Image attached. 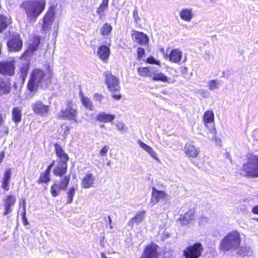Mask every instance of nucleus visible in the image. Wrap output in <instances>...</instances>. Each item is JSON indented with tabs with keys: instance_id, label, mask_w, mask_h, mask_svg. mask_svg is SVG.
<instances>
[{
	"instance_id": "1",
	"label": "nucleus",
	"mask_w": 258,
	"mask_h": 258,
	"mask_svg": "<svg viewBox=\"0 0 258 258\" xmlns=\"http://www.w3.org/2000/svg\"><path fill=\"white\" fill-rule=\"evenodd\" d=\"M20 8L25 12L30 22H34L44 11L45 2L43 0H26L22 3Z\"/></svg>"
},
{
	"instance_id": "2",
	"label": "nucleus",
	"mask_w": 258,
	"mask_h": 258,
	"mask_svg": "<svg viewBox=\"0 0 258 258\" xmlns=\"http://www.w3.org/2000/svg\"><path fill=\"white\" fill-rule=\"evenodd\" d=\"M240 244V235L238 231H234L227 234L220 241V249L223 251H235Z\"/></svg>"
},
{
	"instance_id": "3",
	"label": "nucleus",
	"mask_w": 258,
	"mask_h": 258,
	"mask_svg": "<svg viewBox=\"0 0 258 258\" xmlns=\"http://www.w3.org/2000/svg\"><path fill=\"white\" fill-rule=\"evenodd\" d=\"M240 174L246 177H258V156H251L248 158L240 170Z\"/></svg>"
},
{
	"instance_id": "4",
	"label": "nucleus",
	"mask_w": 258,
	"mask_h": 258,
	"mask_svg": "<svg viewBox=\"0 0 258 258\" xmlns=\"http://www.w3.org/2000/svg\"><path fill=\"white\" fill-rule=\"evenodd\" d=\"M45 79V74L40 69H34L28 83V88L31 92L36 91L39 86H42Z\"/></svg>"
},
{
	"instance_id": "5",
	"label": "nucleus",
	"mask_w": 258,
	"mask_h": 258,
	"mask_svg": "<svg viewBox=\"0 0 258 258\" xmlns=\"http://www.w3.org/2000/svg\"><path fill=\"white\" fill-rule=\"evenodd\" d=\"M203 250L202 244L197 243L187 247L183 251V254L185 258H199Z\"/></svg>"
},
{
	"instance_id": "6",
	"label": "nucleus",
	"mask_w": 258,
	"mask_h": 258,
	"mask_svg": "<svg viewBox=\"0 0 258 258\" xmlns=\"http://www.w3.org/2000/svg\"><path fill=\"white\" fill-rule=\"evenodd\" d=\"M55 12L53 7H50L42 19L41 23L43 31L50 30L55 19Z\"/></svg>"
},
{
	"instance_id": "7",
	"label": "nucleus",
	"mask_w": 258,
	"mask_h": 258,
	"mask_svg": "<svg viewBox=\"0 0 258 258\" xmlns=\"http://www.w3.org/2000/svg\"><path fill=\"white\" fill-rule=\"evenodd\" d=\"M58 115L59 117L64 119L73 120L75 122H78L76 119L77 109L71 106H68L64 110H61Z\"/></svg>"
},
{
	"instance_id": "8",
	"label": "nucleus",
	"mask_w": 258,
	"mask_h": 258,
	"mask_svg": "<svg viewBox=\"0 0 258 258\" xmlns=\"http://www.w3.org/2000/svg\"><path fill=\"white\" fill-rule=\"evenodd\" d=\"M168 196L166 192L163 190H159L153 187L152 189L151 198L150 204L153 206L157 204L160 200H165L167 199Z\"/></svg>"
},
{
	"instance_id": "9",
	"label": "nucleus",
	"mask_w": 258,
	"mask_h": 258,
	"mask_svg": "<svg viewBox=\"0 0 258 258\" xmlns=\"http://www.w3.org/2000/svg\"><path fill=\"white\" fill-rule=\"evenodd\" d=\"M14 61L0 62V74L8 76H13L15 74Z\"/></svg>"
},
{
	"instance_id": "10",
	"label": "nucleus",
	"mask_w": 258,
	"mask_h": 258,
	"mask_svg": "<svg viewBox=\"0 0 258 258\" xmlns=\"http://www.w3.org/2000/svg\"><path fill=\"white\" fill-rule=\"evenodd\" d=\"M32 109L35 113L45 115L48 112L49 106L44 104L41 101L38 100L32 104Z\"/></svg>"
},
{
	"instance_id": "11",
	"label": "nucleus",
	"mask_w": 258,
	"mask_h": 258,
	"mask_svg": "<svg viewBox=\"0 0 258 258\" xmlns=\"http://www.w3.org/2000/svg\"><path fill=\"white\" fill-rule=\"evenodd\" d=\"M105 82L109 89L111 91H117L119 88V81L111 73L106 74Z\"/></svg>"
},
{
	"instance_id": "12",
	"label": "nucleus",
	"mask_w": 258,
	"mask_h": 258,
	"mask_svg": "<svg viewBox=\"0 0 258 258\" xmlns=\"http://www.w3.org/2000/svg\"><path fill=\"white\" fill-rule=\"evenodd\" d=\"M22 44V41L20 39L19 35L16 34L14 38L8 42L7 45L10 51H18L21 50Z\"/></svg>"
},
{
	"instance_id": "13",
	"label": "nucleus",
	"mask_w": 258,
	"mask_h": 258,
	"mask_svg": "<svg viewBox=\"0 0 258 258\" xmlns=\"http://www.w3.org/2000/svg\"><path fill=\"white\" fill-rule=\"evenodd\" d=\"M16 201L15 197L13 195L6 196L4 200V216H6L12 212V207L15 205Z\"/></svg>"
},
{
	"instance_id": "14",
	"label": "nucleus",
	"mask_w": 258,
	"mask_h": 258,
	"mask_svg": "<svg viewBox=\"0 0 258 258\" xmlns=\"http://www.w3.org/2000/svg\"><path fill=\"white\" fill-rule=\"evenodd\" d=\"M39 43V37L37 36H34L33 39L29 42L28 50L24 52L22 56V58H25L26 56H30L31 53L37 49Z\"/></svg>"
},
{
	"instance_id": "15",
	"label": "nucleus",
	"mask_w": 258,
	"mask_h": 258,
	"mask_svg": "<svg viewBox=\"0 0 258 258\" xmlns=\"http://www.w3.org/2000/svg\"><path fill=\"white\" fill-rule=\"evenodd\" d=\"M157 245L155 244L148 245L146 247L144 252L140 258H157Z\"/></svg>"
},
{
	"instance_id": "16",
	"label": "nucleus",
	"mask_w": 258,
	"mask_h": 258,
	"mask_svg": "<svg viewBox=\"0 0 258 258\" xmlns=\"http://www.w3.org/2000/svg\"><path fill=\"white\" fill-rule=\"evenodd\" d=\"M179 15L181 20L189 22L195 16L194 12L192 8H184L179 13Z\"/></svg>"
},
{
	"instance_id": "17",
	"label": "nucleus",
	"mask_w": 258,
	"mask_h": 258,
	"mask_svg": "<svg viewBox=\"0 0 258 258\" xmlns=\"http://www.w3.org/2000/svg\"><path fill=\"white\" fill-rule=\"evenodd\" d=\"M194 215V210L189 209L185 214L180 215L177 221L181 225H186L193 219Z\"/></svg>"
},
{
	"instance_id": "18",
	"label": "nucleus",
	"mask_w": 258,
	"mask_h": 258,
	"mask_svg": "<svg viewBox=\"0 0 258 258\" xmlns=\"http://www.w3.org/2000/svg\"><path fill=\"white\" fill-rule=\"evenodd\" d=\"M97 53L99 58L102 61L104 62H106L110 53V49L106 46H101L98 48Z\"/></svg>"
},
{
	"instance_id": "19",
	"label": "nucleus",
	"mask_w": 258,
	"mask_h": 258,
	"mask_svg": "<svg viewBox=\"0 0 258 258\" xmlns=\"http://www.w3.org/2000/svg\"><path fill=\"white\" fill-rule=\"evenodd\" d=\"M184 153L188 157L196 158L198 156L200 150L194 145L186 143L184 147Z\"/></svg>"
},
{
	"instance_id": "20",
	"label": "nucleus",
	"mask_w": 258,
	"mask_h": 258,
	"mask_svg": "<svg viewBox=\"0 0 258 258\" xmlns=\"http://www.w3.org/2000/svg\"><path fill=\"white\" fill-rule=\"evenodd\" d=\"M132 36L135 41L138 43L145 45L148 42L147 36L143 32L134 30Z\"/></svg>"
},
{
	"instance_id": "21",
	"label": "nucleus",
	"mask_w": 258,
	"mask_h": 258,
	"mask_svg": "<svg viewBox=\"0 0 258 258\" xmlns=\"http://www.w3.org/2000/svg\"><path fill=\"white\" fill-rule=\"evenodd\" d=\"M145 214L146 211L144 210L138 212L135 216L128 222L127 225L129 226L133 227L134 224L137 225L139 224L143 221L145 217Z\"/></svg>"
},
{
	"instance_id": "22",
	"label": "nucleus",
	"mask_w": 258,
	"mask_h": 258,
	"mask_svg": "<svg viewBox=\"0 0 258 258\" xmlns=\"http://www.w3.org/2000/svg\"><path fill=\"white\" fill-rule=\"evenodd\" d=\"M182 52L179 49H173L168 55L169 60L173 63H178L181 59Z\"/></svg>"
},
{
	"instance_id": "23",
	"label": "nucleus",
	"mask_w": 258,
	"mask_h": 258,
	"mask_svg": "<svg viewBox=\"0 0 258 258\" xmlns=\"http://www.w3.org/2000/svg\"><path fill=\"white\" fill-rule=\"evenodd\" d=\"M95 178L92 173H87L84 177L82 186L84 188H88L91 187L94 183Z\"/></svg>"
},
{
	"instance_id": "24",
	"label": "nucleus",
	"mask_w": 258,
	"mask_h": 258,
	"mask_svg": "<svg viewBox=\"0 0 258 258\" xmlns=\"http://www.w3.org/2000/svg\"><path fill=\"white\" fill-rule=\"evenodd\" d=\"M11 178V171L10 169H7L5 171L3 179L2 180V188L6 190H9V184Z\"/></svg>"
},
{
	"instance_id": "25",
	"label": "nucleus",
	"mask_w": 258,
	"mask_h": 258,
	"mask_svg": "<svg viewBox=\"0 0 258 258\" xmlns=\"http://www.w3.org/2000/svg\"><path fill=\"white\" fill-rule=\"evenodd\" d=\"M54 146L56 155L60 160V162H67L69 157L62 149L61 146L58 144H55Z\"/></svg>"
},
{
	"instance_id": "26",
	"label": "nucleus",
	"mask_w": 258,
	"mask_h": 258,
	"mask_svg": "<svg viewBox=\"0 0 258 258\" xmlns=\"http://www.w3.org/2000/svg\"><path fill=\"white\" fill-rule=\"evenodd\" d=\"M115 119V115L105 112H100L97 116L96 119L100 122H111Z\"/></svg>"
},
{
	"instance_id": "27",
	"label": "nucleus",
	"mask_w": 258,
	"mask_h": 258,
	"mask_svg": "<svg viewBox=\"0 0 258 258\" xmlns=\"http://www.w3.org/2000/svg\"><path fill=\"white\" fill-rule=\"evenodd\" d=\"M67 171V162H59L53 170L55 175L62 176Z\"/></svg>"
},
{
	"instance_id": "28",
	"label": "nucleus",
	"mask_w": 258,
	"mask_h": 258,
	"mask_svg": "<svg viewBox=\"0 0 258 258\" xmlns=\"http://www.w3.org/2000/svg\"><path fill=\"white\" fill-rule=\"evenodd\" d=\"M11 90V83L9 79H0V95L9 94Z\"/></svg>"
},
{
	"instance_id": "29",
	"label": "nucleus",
	"mask_w": 258,
	"mask_h": 258,
	"mask_svg": "<svg viewBox=\"0 0 258 258\" xmlns=\"http://www.w3.org/2000/svg\"><path fill=\"white\" fill-rule=\"evenodd\" d=\"M138 144L140 147L149 153L152 158L156 161H159V159L157 157V154L151 147L149 146L140 140L138 141Z\"/></svg>"
},
{
	"instance_id": "30",
	"label": "nucleus",
	"mask_w": 258,
	"mask_h": 258,
	"mask_svg": "<svg viewBox=\"0 0 258 258\" xmlns=\"http://www.w3.org/2000/svg\"><path fill=\"white\" fill-rule=\"evenodd\" d=\"M152 79L156 81H162L168 83H172L173 81L167 76L161 73L154 72L153 73Z\"/></svg>"
},
{
	"instance_id": "31",
	"label": "nucleus",
	"mask_w": 258,
	"mask_h": 258,
	"mask_svg": "<svg viewBox=\"0 0 258 258\" xmlns=\"http://www.w3.org/2000/svg\"><path fill=\"white\" fill-rule=\"evenodd\" d=\"M54 165V161H53L47 168L46 170L41 173L39 179V182H48L50 180L49 173L51 168Z\"/></svg>"
},
{
	"instance_id": "32",
	"label": "nucleus",
	"mask_w": 258,
	"mask_h": 258,
	"mask_svg": "<svg viewBox=\"0 0 258 258\" xmlns=\"http://www.w3.org/2000/svg\"><path fill=\"white\" fill-rule=\"evenodd\" d=\"M10 23V18L2 15H0V32L6 29Z\"/></svg>"
},
{
	"instance_id": "33",
	"label": "nucleus",
	"mask_w": 258,
	"mask_h": 258,
	"mask_svg": "<svg viewBox=\"0 0 258 258\" xmlns=\"http://www.w3.org/2000/svg\"><path fill=\"white\" fill-rule=\"evenodd\" d=\"M81 96V102L83 105L88 109L93 110V106L92 102L90 98L84 96L82 94V92H81L80 93Z\"/></svg>"
},
{
	"instance_id": "34",
	"label": "nucleus",
	"mask_w": 258,
	"mask_h": 258,
	"mask_svg": "<svg viewBox=\"0 0 258 258\" xmlns=\"http://www.w3.org/2000/svg\"><path fill=\"white\" fill-rule=\"evenodd\" d=\"M22 117L21 109L19 107L14 108L12 110V119L15 123L21 121Z\"/></svg>"
},
{
	"instance_id": "35",
	"label": "nucleus",
	"mask_w": 258,
	"mask_h": 258,
	"mask_svg": "<svg viewBox=\"0 0 258 258\" xmlns=\"http://www.w3.org/2000/svg\"><path fill=\"white\" fill-rule=\"evenodd\" d=\"M30 62L28 60H26L25 62L20 67L21 77L24 80L27 76L28 71L29 68Z\"/></svg>"
},
{
	"instance_id": "36",
	"label": "nucleus",
	"mask_w": 258,
	"mask_h": 258,
	"mask_svg": "<svg viewBox=\"0 0 258 258\" xmlns=\"http://www.w3.org/2000/svg\"><path fill=\"white\" fill-rule=\"evenodd\" d=\"M138 73L140 76L143 77L152 76L153 72L149 68H139Z\"/></svg>"
},
{
	"instance_id": "37",
	"label": "nucleus",
	"mask_w": 258,
	"mask_h": 258,
	"mask_svg": "<svg viewBox=\"0 0 258 258\" xmlns=\"http://www.w3.org/2000/svg\"><path fill=\"white\" fill-rule=\"evenodd\" d=\"M220 85V82L216 80H210L208 81L207 84L208 88L211 91L219 89Z\"/></svg>"
},
{
	"instance_id": "38",
	"label": "nucleus",
	"mask_w": 258,
	"mask_h": 258,
	"mask_svg": "<svg viewBox=\"0 0 258 258\" xmlns=\"http://www.w3.org/2000/svg\"><path fill=\"white\" fill-rule=\"evenodd\" d=\"M61 189H62L61 187H60V186L59 184L57 183H54L51 187V194L53 197H56L59 194Z\"/></svg>"
},
{
	"instance_id": "39",
	"label": "nucleus",
	"mask_w": 258,
	"mask_h": 258,
	"mask_svg": "<svg viewBox=\"0 0 258 258\" xmlns=\"http://www.w3.org/2000/svg\"><path fill=\"white\" fill-rule=\"evenodd\" d=\"M112 29V26L109 24L106 23L100 28V32L102 35H107L111 31Z\"/></svg>"
},
{
	"instance_id": "40",
	"label": "nucleus",
	"mask_w": 258,
	"mask_h": 258,
	"mask_svg": "<svg viewBox=\"0 0 258 258\" xmlns=\"http://www.w3.org/2000/svg\"><path fill=\"white\" fill-rule=\"evenodd\" d=\"M214 120V113L212 111H207L204 114V121L205 123H210Z\"/></svg>"
},
{
	"instance_id": "41",
	"label": "nucleus",
	"mask_w": 258,
	"mask_h": 258,
	"mask_svg": "<svg viewBox=\"0 0 258 258\" xmlns=\"http://www.w3.org/2000/svg\"><path fill=\"white\" fill-rule=\"evenodd\" d=\"M108 0H103L101 5L98 8L96 12L102 18L104 10L108 7Z\"/></svg>"
},
{
	"instance_id": "42",
	"label": "nucleus",
	"mask_w": 258,
	"mask_h": 258,
	"mask_svg": "<svg viewBox=\"0 0 258 258\" xmlns=\"http://www.w3.org/2000/svg\"><path fill=\"white\" fill-rule=\"evenodd\" d=\"M77 188V185L76 184L75 186L71 187L68 191V201L67 202V204H70L72 202L73 200L74 196L75 194L76 190Z\"/></svg>"
},
{
	"instance_id": "43",
	"label": "nucleus",
	"mask_w": 258,
	"mask_h": 258,
	"mask_svg": "<svg viewBox=\"0 0 258 258\" xmlns=\"http://www.w3.org/2000/svg\"><path fill=\"white\" fill-rule=\"evenodd\" d=\"M70 175L65 176L61 179L59 185L60 186V187H61V188L63 190H64L67 188V187H68V185L70 182Z\"/></svg>"
},
{
	"instance_id": "44",
	"label": "nucleus",
	"mask_w": 258,
	"mask_h": 258,
	"mask_svg": "<svg viewBox=\"0 0 258 258\" xmlns=\"http://www.w3.org/2000/svg\"><path fill=\"white\" fill-rule=\"evenodd\" d=\"M237 253L240 255H245L247 254L248 250L247 247L239 246V247L237 249Z\"/></svg>"
},
{
	"instance_id": "45",
	"label": "nucleus",
	"mask_w": 258,
	"mask_h": 258,
	"mask_svg": "<svg viewBox=\"0 0 258 258\" xmlns=\"http://www.w3.org/2000/svg\"><path fill=\"white\" fill-rule=\"evenodd\" d=\"M22 204H23V214H22V219H23V222L24 223V224H28V222H27V218H26V207H25V201H23V203H22Z\"/></svg>"
},
{
	"instance_id": "46",
	"label": "nucleus",
	"mask_w": 258,
	"mask_h": 258,
	"mask_svg": "<svg viewBox=\"0 0 258 258\" xmlns=\"http://www.w3.org/2000/svg\"><path fill=\"white\" fill-rule=\"evenodd\" d=\"M137 52L138 53L139 59L141 58L145 54L144 49H143V48H141V47L138 48Z\"/></svg>"
},
{
	"instance_id": "47",
	"label": "nucleus",
	"mask_w": 258,
	"mask_h": 258,
	"mask_svg": "<svg viewBox=\"0 0 258 258\" xmlns=\"http://www.w3.org/2000/svg\"><path fill=\"white\" fill-rule=\"evenodd\" d=\"M108 149L109 148L107 146H104L99 152L100 155L103 156H106Z\"/></svg>"
},
{
	"instance_id": "48",
	"label": "nucleus",
	"mask_w": 258,
	"mask_h": 258,
	"mask_svg": "<svg viewBox=\"0 0 258 258\" xmlns=\"http://www.w3.org/2000/svg\"><path fill=\"white\" fill-rule=\"evenodd\" d=\"M133 18L136 23H138L140 20V18L138 15V12L137 10L133 11Z\"/></svg>"
},
{
	"instance_id": "49",
	"label": "nucleus",
	"mask_w": 258,
	"mask_h": 258,
	"mask_svg": "<svg viewBox=\"0 0 258 258\" xmlns=\"http://www.w3.org/2000/svg\"><path fill=\"white\" fill-rule=\"evenodd\" d=\"M116 126L118 130L120 131H123L124 130V124L122 122L118 121L116 123Z\"/></svg>"
},
{
	"instance_id": "50",
	"label": "nucleus",
	"mask_w": 258,
	"mask_h": 258,
	"mask_svg": "<svg viewBox=\"0 0 258 258\" xmlns=\"http://www.w3.org/2000/svg\"><path fill=\"white\" fill-rule=\"evenodd\" d=\"M94 98L96 101L101 102L102 101L103 97L102 95L100 94H96L94 96Z\"/></svg>"
},
{
	"instance_id": "51",
	"label": "nucleus",
	"mask_w": 258,
	"mask_h": 258,
	"mask_svg": "<svg viewBox=\"0 0 258 258\" xmlns=\"http://www.w3.org/2000/svg\"><path fill=\"white\" fill-rule=\"evenodd\" d=\"M147 62H148L149 63L159 64L158 62H157L156 61L155 59L153 57H150L148 58L147 59Z\"/></svg>"
},
{
	"instance_id": "52",
	"label": "nucleus",
	"mask_w": 258,
	"mask_h": 258,
	"mask_svg": "<svg viewBox=\"0 0 258 258\" xmlns=\"http://www.w3.org/2000/svg\"><path fill=\"white\" fill-rule=\"evenodd\" d=\"M200 94L204 98H207L209 95L208 92L207 91L204 90L201 91Z\"/></svg>"
},
{
	"instance_id": "53",
	"label": "nucleus",
	"mask_w": 258,
	"mask_h": 258,
	"mask_svg": "<svg viewBox=\"0 0 258 258\" xmlns=\"http://www.w3.org/2000/svg\"><path fill=\"white\" fill-rule=\"evenodd\" d=\"M251 212L254 214L258 215V205L253 207L251 210Z\"/></svg>"
},
{
	"instance_id": "54",
	"label": "nucleus",
	"mask_w": 258,
	"mask_h": 258,
	"mask_svg": "<svg viewBox=\"0 0 258 258\" xmlns=\"http://www.w3.org/2000/svg\"><path fill=\"white\" fill-rule=\"evenodd\" d=\"M5 156V153L2 152L0 154V163H1L3 161V159Z\"/></svg>"
},
{
	"instance_id": "55",
	"label": "nucleus",
	"mask_w": 258,
	"mask_h": 258,
	"mask_svg": "<svg viewBox=\"0 0 258 258\" xmlns=\"http://www.w3.org/2000/svg\"><path fill=\"white\" fill-rule=\"evenodd\" d=\"M112 97L113 98L117 99V100H119L121 98V95H112Z\"/></svg>"
},
{
	"instance_id": "56",
	"label": "nucleus",
	"mask_w": 258,
	"mask_h": 258,
	"mask_svg": "<svg viewBox=\"0 0 258 258\" xmlns=\"http://www.w3.org/2000/svg\"><path fill=\"white\" fill-rule=\"evenodd\" d=\"M108 219H109V223L110 224L111 222V219L110 217H108Z\"/></svg>"
},
{
	"instance_id": "57",
	"label": "nucleus",
	"mask_w": 258,
	"mask_h": 258,
	"mask_svg": "<svg viewBox=\"0 0 258 258\" xmlns=\"http://www.w3.org/2000/svg\"><path fill=\"white\" fill-rule=\"evenodd\" d=\"M100 126L101 128H104L105 127V125L104 124H100Z\"/></svg>"
},
{
	"instance_id": "58",
	"label": "nucleus",
	"mask_w": 258,
	"mask_h": 258,
	"mask_svg": "<svg viewBox=\"0 0 258 258\" xmlns=\"http://www.w3.org/2000/svg\"><path fill=\"white\" fill-rule=\"evenodd\" d=\"M255 220L256 221H257V222H258V218H255Z\"/></svg>"
},
{
	"instance_id": "59",
	"label": "nucleus",
	"mask_w": 258,
	"mask_h": 258,
	"mask_svg": "<svg viewBox=\"0 0 258 258\" xmlns=\"http://www.w3.org/2000/svg\"><path fill=\"white\" fill-rule=\"evenodd\" d=\"M107 164L109 165L110 164V162H109Z\"/></svg>"
}]
</instances>
